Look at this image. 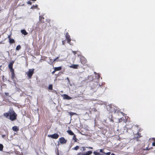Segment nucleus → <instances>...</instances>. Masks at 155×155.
I'll list each match as a JSON object with an SVG mask.
<instances>
[{
	"instance_id": "obj_11",
	"label": "nucleus",
	"mask_w": 155,
	"mask_h": 155,
	"mask_svg": "<svg viewBox=\"0 0 155 155\" xmlns=\"http://www.w3.org/2000/svg\"><path fill=\"white\" fill-rule=\"evenodd\" d=\"M59 57V56L57 57L55 59H54L53 61L52 59H50L51 61H52V62H51L50 61L49 63L50 65H53L54 64V62L57 59H58Z\"/></svg>"
},
{
	"instance_id": "obj_27",
	"label": "nucleus",
	"mask_w": 155,
	"mask_h": 155,
	"mask_svg": "<svg viewBox=\"0 0 155 155\" xmlns=\"http://www.w3.org/2000/svg\"><path fill=\"white\" fill-rule=\"evenodd\" d=\"M38 7V5H33L32 6H31V8L32 9H35Z\"/></svg>"
},
{
	"instance_id": "obj_1",
	"label": "nucleus",
	"mask_w": 155,
	"mask_h": 155,
	"mask_svg": "<svg viewBox=\"0 0 155 155\" xmlns=\"http://www.w3.org/2000/svg\"><path fill=\"white\" fill-rule=\"evenodd\" d=\"M3 115L6 118H9L11 121H13L17 119V115L13 110H11L7 112L4 113Z\"/></svg>"
},
{
	"instance_id": "obj_39",
	"label": "nucleus",
	"mask_w": 155,
	"mask_h": 155,
	"mask_svg": "<svg viewBox=\"0 0 155 155\" xmlns=\"http://www.w3.org/2000/svg\"><path fill=\"white\" fill-rule=\"evenodd\" d=\"M100 77V76L99 74H98L97 76V78L99 79Z\"/></svg>"
},
{
	"instance_id": "obj_14",
	"label": "nucleus",
	"mask_w": 155,
	"mask_h": 155,
	"mask_svg": "<svg viewBox=\"0 0 155 155\" xmlns=\"http://www.w3.org/2000/svg\"><path fill=\"white\" fill-rule=\"evenodd\" d=\"M21 32L22 34L25 35H27L28 33L26 32L25 29H22L21 31Z\"/></svg>"
},
{
	"instance_id": "obj_8",
	"label": "nucleus",
	"mask_w": 155,
	"mask_h": 155,
	"mask_svg": "<svg viewBox=\"0 0 155 155\" xmlns=\"http://www.w3.org/2000/svg\"><path fill=\"white\" fill-rule=\"evenodd\" d=\"M65 37L66 39L67 40V42L68 43L70 44L71 41V39L70 37V36L68 32L66 33Z\"/></svg>"
},
{
	"instance_id": "obj_12",
	"label": "nucleus",
	"mask_w": 155,
	"mask_h": 155,
	"mask_svg": "<svg viewBox=\"0 0 155 155\" xmlns=\"http://www.w3.org/2000/svg\"><path fill=\"white\" fill-rule=\"evenodd\" d=\"M14 62V61H12L9 63L8 66V68L9 69L12 68H13V66Z\"/></svg>"
},
{
	"instance_id": "obj_46",
	"label": "nucleus",
	"mask_w": 155,
	"mask_h": 155,
	"mask_svg": "<svg viewBox=\"0 0 155 155\" xmlns=\"http://www.w3.org/2000/svg\"><path fill=\"white\" fill-rule=\"evenodd\" d=\"M5 136V135H2V137H4Z\"/></svg>"
},
{
	"instance_id": "obj_16",
	"label": "nucleus",
	"mask_w": 155,
	"mask_h": 155,
	"mask_svg": "<svg viewBox=\"0 0 155 155\" xmlns=\"http://www.w3.org/2000/svg\"><path fill=\"white\" fill-rule=\"evenodd\" d=\"M78 65L77 64H72L71 66H70V67L71 68H72L74 69H77L78 68Z\"/></svg>"
},
{
	"instance_id": "obj_2",
	"label": "nucleus",
	"mask_w": 155,
	"mask_h": 155,
	"mask_svg": "<svg viewBox=\"0 0 155 155\" xmlns=\"http://www.w3.org/2000/svg\"><path fill=\"white\" fill-rule=\"evenodd\" d=\"M109 110L112 112L115 113H119L120 112V109L113 105H111L110 107Z\"/></svg>"
},
{
	"instance_id": "obj_20",
	"label": "nucleus",
	"mask_w": 155,
	"mask_h": 155,
	"mask_svg": "<svg viewBox=\"0 0 155 155\" xmlns=\"http://www.w3.org/2000/svg\"><path fill=\"white\" fill-rule=\"evenodd\" d=\"M73 139L74 141L75 142H77V140L78 139L76 137V136L75 134L74 135V136L73 137Z\"/></svg>"
},
{
	"instance_id": "obj_29",
	"label": "nucleus",
	"mask_w": 155,
	"mask_h": 155,
	"mask_svg": "<svg viewBox=\"0 0 155 155\" xmlns=\"http://www.w3.org/2000/svg\"><path fill=\"white\" fill-rule=\"evenodd\" d=\"M10 70V71L11 72V73H14V69L12 68L9 69Z\"/></svg>"
},
{
	"instance_id": "obj_36",
	"label": "nucleus",
	"mask_w": 155,
	"mask_h": 155,
	"mask_svg": "<svg viewBox=\"0 0 155 155\" xmlns=\"http://www.w3.org/2000/svg\"><path fill=\"white\" fill-rule=\"evenodd\" d=\"M82 150L83 151H85L86 150L85 147H82Z\"/></svg>"
},
{
	"instance_id": "obj_40",
	"label": "nucleus",
	"mask_w": 155,
	"mask_h": 155,
	"mask_svg": "<svg viewBox=\"0 0 155 155\" xmlns=\"http://www.w3.org/2000/svg\"><path fill=\"white\" fill-rule=\"evenodd\" d=\"M87 148H89V149H93V147H86Z\"/></svg>"
},
{
	"instance_id": "obj_6",
	"label": "nucleus",
	"mask_w": 155,
	"mask_h": 155,
	"mask_svg": "<svg viewBox=\"0 0 155 155\" xmlns=\"http://www.w3.org/2000/svg\"><path fill=\"white\" fill-rule=\"evenodd\" d=\"M59 143H58V145H59V143L61 144L66 143L67 142V140H66L64 137H61L59 138Z\"/></svg>"
},
{
	"instance_id": "obj_9",
	"label": "nucleus",
	"mask_w": 155,
	"mask_h": 155,
	"mask_svg": "<svg viewBox=\"0 0 155 155\" xmlns=\"http://www.w3.org/2000/svg\"><path fill=\"white\" fill-rule=\"evenodd\" d=\"M63 98L67 100H70L72 99V97H70L67 94H64L63 95Z\"/></svg>"
},
{
	"instance_id": "obj_25",
	"label": "nucleus",
	"mask_w": 155,
	"mask_h": 155,
	"mask_svg": "<svg viewBox=\"0 0 155 155\" xmlns=\"http://www.w3.org/2000/svg\"><path fill=\"white\" fill-rule=\"evenodd\" d=\"M12 74V76H11V78L12 79H14L15 78V73H11Z\"/></svg>"
},
{
	"instance_id": "obj_41",
	"label": "nucleus",
	"mask_w": 155,
	"mask_h": 155,
	"mask_svg": "<svg viewBox=\"0 0 155 155\" xmlns=\"http://www.w3.org/2000/svg\"><path fill=\"white\" fill-rule=\"evenodd\" d=\"M62 45H64V44L65 43V41H62Z\"/></svg>"
},
{
	"instance_id": "obj_5",
	"label": "nucleus",
	"mask_w": 155,
	"mask_h": 155,
	"mask_svg": "<svg viewBox=\"0 0 155 155\" xmlns=\"http://www.w3.org/2000/svg\"><path fill=\"white\" fill-rule=\"evenodd\" d=\"M142 137V136L141 135V134L140 133H139V132H137V134H135L133 139L134 140H136L137 141H140L138 138Z\"/></svg>"
},
{
	"instance_id": "obj_23",
	"label": "nucleus",
	"mask_w": 155,
	"mask_h": 155,
	"mask_svg": "<svg viewBox=\"0 0 155 155\" xmlns=\"http://www.w3.org/2000/svg\"><path fill=\"white\" fill-rule=\"evenodd\" d=\"M79 148V147L78 146H77L72 149L75 150H77Z\"/></svg>"
},
{
	"instance_id": "obj_30",
	"label": "nucleus",
	"mask_w": 155,
	"mask_h": 155,
	"mask_svg": "<svg viewBox=\"0 0 155 155\" xmlns=\"http://www.w3.org/2000/svg\"><path fill=\"white\" fill-rule=\"evenodd\" d=\"M104 150V149H101L100 150V151L101 152V153H103L104 154V153H105V152H104L103 151V150Z\"/></svg>"
},
{
	"instance_id": "obj_17",
	"label": "nucleus",
	"mask_w": 155,
	"mask_h": 155,
	"mask_svg": "<svg viewBox=\"0 0 155 155\" xmlns=\"http://www.w3.org/2000/svg\"><path fill=\"white\" fill-rule=\"evenodd\" d=\"M67 132L71 135H74V133L71 130H67Z\"/></svg>"
},
{
	"instance_id": "obj_38",
	"label": "nucleus",
	"mask_w": 155,
	"mask_h": 155,
	"mask_svg": "<svg viewBox=\"0 0 155 155\" xmlns=\"http://www.w3.org/2000/svg\"><path fill=\"white\" fill-rule=\"evenodd\" d=\"M5 95L7 96H8V95H9V93H7V92H5Z\"/></svg>"
},
{
	"instance_id": "obj_7",
	"label": "nucleus",
	"mask_w": 155,
	"mask_h": 155,
	"mask_svg": "<svg viewBox=\"0 0 155 155\" xmlns=\"http://www.w3.org/2000/svg\"><path fill=\"white\" fill-rule=\"evenodd\" d=\"M59 136L57 134L55 133L51 135H48V137H51L52 138L57 139L58 138Z\"/></svg>"
},
{
	"instance_id": "obj_44",
	"label": "nucleus",
	"mask_w": 155,
	"mask_h": 155,
	"mask_svg": "<svg viewBox=\"0 0 155 155\" xmlns=\"http://www.w3.org/2000/svg\"><path fill=\"white\" fill-rule=\"evenodd\" d=\"M136 126L138 127V125L137 124L136 125Z\"/></svg>"
},
{
	"instance_id": "obj_18",
	"label": "nucleus",
	"mask_w": 155,
	"mask_h": 155,
	"mask_svg": "<svg viewBox=\"0 0 155 155\" xmlns=\"http://www.w3.org/2000/svg\"><path fill=\"white\" fill-rule=\"evenodd\" d=\"M54 69L55 70V71H59L61 70L62 67L61 66L58 67H55Z\"/></svg>"
},
{
	"instance_id": "obj_3",
	"label": "nucleus",
	"mask_w": 155,
	"mask_h": 155,
	"mask_svg": "<svg viewBox=\"0 0 155 155\" xmlns=\"http://www.w3.org/2000/svg\"><path fill=\"white\" fill-rule=\"evenodd\" d=\"M34 70L35 69L34 68L30 69H29L28 71L26 72L27 76L29 78H31L34 73Z\"/></svg>"
},
{
	"instance_id": "obj_47",
	"label": "nucleus",
	"mask_w": 155,
	"mask_h": 155,
	"mask_svg": "<svg viewBox=\"0 0 155 155\" xmlns=\"http://www.w3.org/2000/svg\"><path fill=\"white\" fill-rule=\"evenodd\" d=\"M51 59L50 58V60ZM51 61V62H52V61H51V60H50V62Z\"/></svg>"
},
{
	"instance_id": "obj_42",
	"label": "nucleus",
	"mask_w": 155,
	"mask_h": 155,
	"mask_svg": "<svg viewBox=\"0 0 155 155\" xmlns=\"http://www.w3.org/2000/svg\"><path fill=\"white\" fill-rule=\"evenodd\" d=\"M152 145L153 146H155V142H153L152 143Z\"/></svg>"
},
{
	"instance_id": "obj_35",
	"label": "nucleus",
	"mask_w": 155,
	"mask_h": 155,
	"mask_svg": "<svg viewBox=\"0 0 155 155\" xmlns=\"http://www.w3.org/2000/svg\"><path fill=\"white\" fill-rule=\"evenodd\" d=\"M77 155H84L83 153H82L81 152H80L78 153Z\"/></svg>"
},
{
	"instance_id": "obj_45",
	"label": "nucleus",
	"mask_w": 155,
	"mask_h": 155,
	"mask_svg": "<svg viewBox=\"0 0 155 155\" xmlns=\"http://www.w3.org/2000/svg\"><path fill=\"white\" fill-rule=\"evenodd\" d=\"M111 155H115L114 154V153H111Z\"/></svg>"
},
{
	"instance_id": "obj_19",
	"label": "nucleus",
	"mask_w": 155,
	"mask_h": 155,
	"mask_svg": "<svg viewBox=\"0 0 155 155\" xmlns=\"http://www.w3.org/2000/svg\"><path fill=\"white\" fill-rule=\"evenodd\" d=\"M9 42L11 44L14 43L15 42V41L13 39L10 38V40H9Z\"/></svg>"
},
{
	"instance_id": "obj_10",
	"label": "nucleus",
	"mask_w": 155,
	"mask_h": 155,
	"mask_svg": "<svg viewBox=\"0 0 155 155\" xmlns=\"http://www.w3.org/2000/svg\"><path fill=\"white\" fill-rule=\"evenodd\" d=\"M45 18L42 16H40L39 17V21L41 23H43L44 22Z\"/></svg>"
},
{
	"instance_id": "obj_32",
	"label": "nucleus",
	"mask_w": 155,
	"mask_h": 155,
	"mask_svg": "<svg viewBox=\"0 0 155 155\" xmlns=\"http://www.w3.org/2000/svg\"><path fill=\"white\" fill-rule=\"evenodd\" d=\"M72 52L74 54V55H75L77 53V51H72Z\"/></svg>"
},
{
	"instance_id": "obj_43",
	"label": "nucleus",
	"mask_w": 155,
	"mask_h": 155,
	"mask_svg": "<svg viewBox=\"0 0 155 155\" xmlns=\"http://www.w3.org/2000/svg\"><path fill=\"white\" fill-rule=\"evenodd\" d=\"M8 38L9 39V40H10V38H11V36L10 35H8Z\"/></svg>"
},
{
	"instance_id": "obj_13",
	"label": "nucleus",
	"mask_w": 155,
	"mask_h": 155,
	"mask_svg": "<svg viewBox=\"0 0 155 155\" xmlns=\"http://www.w3.org/2000/svg\"><path fill=\"white\" fill-rule=\"evenodd\" d=\"M92 153L91 151H89L83 153L84 155H91Z\"/></svg>"
},
{
	"instance_id": "obj_4",
	"label": "nucleus",
	"mask_w": 155,
	"mask_h": 155,
	"mask_svg": "<svg viewBox=\"0 0 155 155\" xmlns=\"http://www.w3.org/2000/svg\"><path fill=\"white\" fill-rule=\"evenodd\" d=\"M101 86L100 84H98V81H95L92 82V85L91 86L92 89L96 88L99 87Z\"/></svg>"
},
{
	"instance_id": "obj_21",
	"label": "nucleus",
	"mask_w": 155,
	"mask_h": 155,
	"mask_svg": "<svg viewBox=\"0 0 155 155\" xmlns=\"http://www.w3.org/2000/svg\"><path fill=\"white\" fill-rule=\"evenodd\" d=\"M3 147H4L3 145L2 144H0V151H3Z\"/></svg>"
},
{
	"instance_id": "obj_22",
	"label": "nucleus",
	"mask_w": 155,
	"mask_h": 155,
	"mask_svg": "<svg viewBox=\"0 0 155 155\" xmlns=\"http://www.w3.org/2000/svg\"><path fill=\"white\" fill-rule=\"evenodd\" d=\"M21 46L20 45H18L16 47V50H19L21 48Z\"/></svg>"
},
{
	"instance_id": "obj_50",
	"label": "nucleus",
	"mask_w": 155,
	"mask_h": 155,
	"mask_svg": "<svg viewBox=\"0 0 155 155\" xmlns=\"http://www.w3.org/2000/svg\"><path fill=\"white\" fill-rule=\"evenodd\" d=\"M154 140H155V138H154Z\"/></svg>"
},
{
	"instance_id": "obj_34",
	"label": "nucleus",
	"mask_w": 155,
	"mask_h": 155,
	"mask_svg": "<svg viewBox=\"0 0 155 155\" xmlns=\"http://www.w3.org/2000/svg\"><path fill=\"white\" fill-rule=\"evenodd\" d=\"M27 3L28 4H29V5H31L32 4L31 2H30V1H28V2H27Z\"/></svg>"
},
{
	"instance_id": "obj_37",
	"label": "nucleus",
	"mask_w": 155,
	"mask_h": 155,
	"mask_svg": "<svg viewBox=\"0 0 155 155\" xmlns=\"http://www.w3.org/2000/svg\"><path fill=\"white\" fill-rule=\"evenodd\" d=\"M56 71H55V69H54V70L52 72V73L53 74Z\"/></svg>"
},
{
	"instance_id": "obj_48",
	"label": "nucleus",
	"mask_w": 155,
	"mask_h": 155,
	"mask_svg": "<svg viewBox=\"0 0 155 155\" xmlns=\"http://www.w3.org/2000/svg\"><path fill=\"white\" fill-rule=\"evenodd\" d=\"M2 43L1 42H0V44H1Z\"/></svg>"
},
{
	"instance_id": "obj_33",
	"label": "nucleus",
	"mask_w": 155,
	"mask_h": 155,
	"mask_svg": "<svg viewBox=\"0 0 155 155\" xmlns=\"http://www.w3.org/2000/svg\"><path fill=\"white\" fill-rule=\"evenodd\" d=\"M81 63L82 64H83V65H84L86 63V61L85 60L84 61H81Z\"/></svg>"
},
{
	"instance_id": "obj_51",
	"label": "nucleus",
	"mask_w": 155,
	"mask_h": 155,
	"mask_svg": "<svg viewBox=\"0 0 155 155\" xmlns=\"http://www.w3.org/2000/svg\"><path fill=\"white\" fill-rule=\"evenodd\" d=\"M1 35H0V38L1 37Z\"/></svg>"
},
{
	"instance_id": "obj_31",
	"label": "nucleus",
	"mask_w": 155,
	"mask_h": 155,
	"mask_svg": "<svg viewBox=\"0 0 155 155\" xmlns=\"http://www.w3.org/2000/svg\"><path fill=\"white\" fill-rule=\"evenodd\" d=\"M110 153H111L110 152H107V153L105 152V153H104V154H105L107 155H110Z\"/></svg>"
},
{
	"instance_id": "obj_24",
	"label": "nucleus",
	"mask_w": 155,
	"mask_h": 155,
	"mask_svg": "<svg viewBox=\"0 0 155 155\" xmlns=\"http://www.w3.org/2000/svg\"><path fill=\"white\" fill-rule=\"evenodd\" d=\"M53 89V86L52 84H50L48 86V89L50 90H52Z\"/></svg>"
},
{
	"instance_id": "obj_15",
	"label": "nucleus",
	"mask_w": 155,
	"mask_h": 155,
	"mask_svg": "<svg viewBox=\"0 0 155 155\" xmlns=\"http://www.w3.org/2000/svg\"><path fill=\"white\" fill-rule=\"evenodd\" d=\"M12 129L14 131L16 132L18 131L19 129L18 127L16 126H15L12 127Z\"/></svg>"
},
{
	"instance_id": "obj_28",
	"label": "nucleus",
	"mask_w": 155,
	"mask_h": 155,
	"mask_svg": "<svg viewBox=\"0 0 155 155\" xmlns=\"http://www.w3.org/2000/svg\"><path fill=\"white\" fill-rule=\"evenodd\" d=\"M69 114L71 116H73L74 115H76L77 114L76 113H75L73 112H69Z\"/></svg>"
},
{
	"instance_id": "obj_26",
	"label": "nucleus",
	"mask_w": 155,
	"mask_h": 155,
	"mask_svg": "<svg viewBox=\"0 0 155 155\" xmlns=\"http://www.w3.org/2000/svg\"><path fill=\"white\" fill-rule=\"evenodd\" d=\"M93 153L94 154V155H101V154H100L99 153L94 151L93 152Z\"/></svg>"
},
{
	"instance_id": "obj_49",
	"label": "nucleus",
	"mask_w": 155,
	"mask_h": 155,
	"mask_svg": "<svg viewBox=\"0 0 155 155\" xmlns=\"http://www.w3.org/2000/svg\"><path fill=\"white\" fill-rule=\"evenodd\" d=\"M101 155H104V154H101Z\"/></svg>"
}]
</instances>
